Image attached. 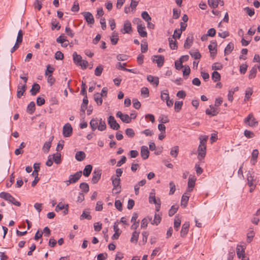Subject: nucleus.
Returning a JSON list of instances; mask_svg holds the SVG:
<instances>
[{"instance_id": "nucleus-1", "label": "nucleus", "mask_w": 260, "mask_h": 260, "mask_svg": "<svg viewBox=\"0 0 260 260\" xmlns=\"http://www.w3.org/2000/svg\"><path fill=\"white\" fill-rule=\"evenodd\" d=\"M200 145L198 148V158L199 160L203 159L206 154V143L208 139V136L206 135H201L199 137Z\"/></svg>"}, {"instance_id": "nucleus-2", "label": "nucleus", "mask_w": 260, "mask_h": 260, "mask_svg": "<svg viewBox=\"0 0 260 260\" xmlns=\"http://www.w3.org/2000/svg\"><path fill=\"white\" fill-rule=\"evenodd\" d=\"M135 21L137 23V31L139 35L142 38L147 37V32L145 31V26L139 18H136Z\"/></svg>"}, {"instance_id": "nucleus-3", "label": "nucleus", "mask_w": 260, "mask_h": 260, "mask_svg": "<svg viewBox=\"0 0 260 260\" xmlns=\"http://www.w3.org/2000/svg\"><path fill=\"white\" fill-rule=\"evenodd\" d=\"M0 198L4 199L7 201H9V202L19 207L21 205V203L17 201L16 199L9 193L2 192L0 193Z\"/></svg>"}, {"instance_id": "nucleus-4", "label": "nucleus", "mask_w": 260, "mask_h": 260, "mask_svg": "<svg viewBox=\"0 0 260 260\" xmlns=\"http://www.w3.org/2000/svg\"><path fill=\"white\" fill-rule=\"evenodd\" d=\"M82 172L81 171L77 172L75 174L70 175L69 177V180L65 181L67 186L71 184L76 183L82 176Z\"/></svg>"}, {"instance_id": "nucleus-5", "label": "nucleus", "mask_w": 260, "mask_h": 260, "mask_svg": "<svg viewBox=\"0 0 260 260\" xmlns=\"http://www.w3.org/2000/svg\"><path fill=\"white\" fill-rule=\"evenodd\" d=\"M112 182V185L113 188L112 189L113 193L118 194L121 191V186L120 184V178H114V176L111 177Z\"/></svg>"}, {"instance_id": "nucleus-6", "label": "nucleus", "mask_w": 260, "mask_h": 260, "mask_svg": "<svg viewBox=\"0 0 260 260\" xmlns=\"http://www.w3.org/2000/svg\"><path fill=\"white\" fill-rule=\"evenodd\" d=\"M187 24L184 22H181L180 23V29H176L174 30V35H173V39H179L181 37L182 31H184L187 27Z\"/></svg>"}, {"instance_id": "nucleus-7", "label": "nucleus", "mask_w": 260, "mask_h": 260, "mask_svg": "<svg viewBox=\"0 0 260 260\" xmlns=\"http://www.w3.org/2000/svg\"><path fill=\"white\" fill-rule=\"evenodd\" d=\"M244 122L247 123L250 126L255 127L257 125L258 122L256 119L253 117L252 113H250L248 117L244 120Z\"/></svg>"}, {"instance_id": "nucleus-8", "label": "nucleus", "mask_w": 260, "mask_h": 260, "mask_svg": "<svg viewBox=\"0 0 260 260\" xmlns=\"http://www.w3.org/2000/svg\"><path fill=\"white\" fill-rule=\"evenodd\" d=\"M73 132V128L71 125L67 123L63 127L62 134L64 137H69L71 136Z\"/></svg>"}, {"instance_id": "nucleus-9", "label": "nucleus", "mask_w": 260, "mask_h": 260, "mask_svg": "<svg viewBox=\"0 0 260 260\" xmlns=\"http://www.w3.org/2000/svg\"><path fill=\"white\" fill-rule=\"evenodd\" d=\"M102 175V170L95 169L92 173V183L95 184L100 180Z\"/></svg>"}, {"instance_id": "nucleus-10", "label": "nucleus", "mask_w": 260, "mask_h": 260, "mask_svg": "<svg viewBox=\"0 0 260 260\" xmlns=\"http://www.w3.org/2000/svg\"><path fill=\"white\" fill-rule=\"evenodd\" d=\"M108 124L110 127L114 130H118L120 128L119 124L116 122L113 116H110L108 120Z\"/></svg>"}, {"instance_id": "nucleus-11", "label": "nucleus", "mask_w": 260, "mask_h": 260, "mask_svg": "<svg viewBox=\"0 0 260 260\" xmlns=\"http://www.w3.org/2000/svg\"><path fill=\"white\" fill-rule=\"evenodd\" d=\"M116 116L120 118L123 122L126 123H130L132 119V117H130L128 115L123 114L121 111L117 112Z\"/></svg>"}, {"instance_id": "nucleus-12", "label": "nucleus", "mask_w": 260, "mask_h": 260, "mask_svg": "<svg viewBox=\"0 0 260 260\" xmlns=\"http://www.w3.org/2000/svg\"><path fill=\"white\" fill-rule=\"evenodd\" d=\"M82 14L84 16L85 19L88 24H94V19L92 14L90 12H84L82 13Z\"/></svg>"}, {"instance_id": "nucleus-13", "label": "nucleus", "mask_w": 260, "mask_h": 260, "mask_svg": "<svg viewBox=\"0 0 260 260\" xmlns=\"http://www.w3.org/2000/svg\"><path fill=\"white\" fill-rule=\"evenodd\" d=\"M121 31L123 34H131L132 32V25L129 21L126 20L124 22L123 28Z\"/></svg>"}, {"instance_id": "nucleus-14", "label": "nucleus", "mask_w": 260, "mask_h": 260, "mask_svg": "<svg viewBox=\"0 0 260 260\" xmlns=\"http://www.w3.org/2000/svg\"><path fill=\"white\" fill-rule=\"evenodd\" d=\"M153 61H155L157 63V67L158 68L161 67L164 63L165 58L162 55H153Z\"/></svg>"}, {"instance_id": "nucleus-15", "label": "nucleus", "mask_w": 260, "mask_h": 260, "mask_svg": "<svg viewBox=\"0 0 260 260\" xmlns=\"http://www.w3.org/2000/svg\"><path fill=\"white\" fill-rule=\"evenodd\" d=\"M113 230L115 232L114 235L112 237L113 240H117L118 239L119 236L121 233V231L118 228V224L117 222H115L113 225Z\"/></svg>"}, {"instance_id": "nucleus-16", "label": "nucleus", "mask_w": 260, "mask_h": 260, "mask_svg": "<svg viewBox=\"0 0 260 260\" xmlns=\"http://www.w3.org/2000/svg\"><path fill=\"white\" fill-rule=\"evenodd\" d=\"M20 84L19 83L17 86V96L18 98H20L23 95L27 88L25 84L23 85H20Z\"/></svg>"}, {"instance_id": "nucleus-17", "label": "nucleus", "mask_w": 260, "mask_h": 260, "mask_svg": "<svg viewBox=\"0 0 260 260\" xmlns=\"http://www.w3.org/2000/svg\"><path fill=\"white\" fill-rule=\"evenodd\" d=\"M209 107L210 109H207L206 110V114L214 116L218 114L219 110L218 109L214 108L212 105H210Z\"/></svg>"}, {"instance_id": "nucleus-18", "label": "nucleus", "mask_w": 260, "mask_h": 260, "mask_svg": "<svg viewBox=\"0 0 260 260\" xmlns=\"http://www.w3.org/2000/svg\"><path fill=\"white\" fill-rule=\"evenodd\" d=\"M189 228V223L188 222H185L182 226L181 231L180 232L181 237L184 238L188 232Z\"/></svg>"}, {"instance_id": "nucleus-19", "label": "nucleus", "mask_w": 260, "mask_h": 260, "mask_svg": "<svg viewBox=\"0 0 260 260\" xmlns=\"http://www.w3.org/2000/svg\"><path fill=\"white\" fill-rule=\"evenodd\" d=\"M236 253L239 258H243L245 256V247L242 245H238L236 248Z\"/></svg>"}, {"instance_id": "nucleus-20", "label": "nucleus", "mask_w": 260, "mask_h": 260, "mask_svg": "<svg viewBox=\"0 0 260 260\" xmlns=\"http://www.w3.org/2000/svg\"><path fill=\"white\" fill-rule=\"evenodd\" d=\"M141 155L143 159H146L149 155V151L148 147L146 146H142L141 148Z\"/></svg>"}, {"instance_id": "nucleus-21", "label": "nucleus", "mask_w": 260, "mask_h": 260, "mask_svg": "<svg viewBox=\"0 0 260 260\" xmlns=\"http://www.w3.org/2000/svg\"><path fill=\"white\" fill-rule=\"evenodd\" d=\"M254 172L252 171H249L247 174V183L249 186H252L254 184Z\"/></svg>"}, {"instance_id": "nucleus-22", "label": "nucleus", "mask_w": 260, "mask_h": 260, "mask_svg": "<svg viewBox=\"0 0 260 260\" xmlns=\"http://www.w3.org/2000/svg\"><path fill=\"white\" fill-rule=\"evenodd\" d=\"M258 155V151L257 149H254L251 154V158L250 162L252 165H254L257 162V158Z\"/></svg>"}, {"instance_id": "nucleus-23", "label": "nucleus", "mask_w": 260, "mask_h": 260, "mask_svg": "<svg viewBox=\"0 0 260 260\" xmlns=\"http://www.w3.org/2000/svg\"><path fill=\"white\" fill-rule=\"evenodd\" d=\"M147 79L151 84H154L155 86H157L159 84V79L158 77L148 75L147 76Z\"/></svg>"}, {"instance_id": "nucleus-24", "label": "nucleus", "mask_w": 260, "mask_h": 260, "mask_svg": "<svg viewBox=\"0 0 260 260\" xmlns=\"http://www.w3.org/2000/svg\"><path fill=\"white\" fill-rule=\"evenodd\" d=\"M234 48V44L232 42L229 43L225 48L224 51V55H228L230 54L233 50Z\"/></svg>"}, {"instance_id": "nucleus-25", "label": "nucleus", "mask_w": 260, "mask_h": 260, "mask_svg": "<svg viewBox=\"0 0 260 260\" xmlns=\"http://www.w3.org/2000/svg\"><path fill=\"white\" fill-rule=\"evenodd\" d=\"M189 196L187 195V192H185L181 198V206L185 208L187 205Z\"/></svg>"}, {"instance_id": "nucleus-26", "label": "nucleus", "mask_w": 260, "mask_h": 260, "mask_svg": "<svg viewBox=\"0 0 260 260\" xmlns=\"http://www.w3.org/2000/svg\"><path fill=\"white\" fill-rule=\"evenodd\" d=\"M40 89V86L38 83H34L32 86V87L30 90L31 94L32 95H35L39 92Z\"/></svg>"}, {"instance_id": "nucleus-27", "label": "nucleus", "mask_w": 260, "mask_h": 260, "mask_svg": "<svg viewBox=\"0 0 260 260\" xmlns=\"http://www.w3.org/2000/svg\"><path fill=\"white\" fill-rule=\"evenodd\" d=\"M86 157L85 153L82 151H78L75 155V158L79 161L83 160Z\"/></svg>"}, {"instance_id": "nucleus-28", "label": "nucleus", "mask_w": 260, "mask_h": 260, "mask_svg": "<svg viewBox=\"0 0 260 260\" xmlns=\"http://www.w3.org/2000/svg\"><path fill=\"white\" fill-rule=\"evenodd\" d=\"M88 103V100L87 96H85L83 98V102L81 106V111L84 114L85 113V110L87 108Z\"/></svg>"}, {"instance_id": "nucleus-29", "label": "nucleus", "mask_w": 260, "mask_h": 260, "mask_svg": "<svg viewBox=\"0 0 260 260\" xmlns=\"http://www.w3.org/2000/svg\"><path fill=\"white\" fill-rule=\"evenodd\" d=\"M102 97L101 94H100V93L98 92L94 94V100L98 106L102 105L103 103Z\"/></svg>"}, {"instance_id": "nucleus-30", "label": "nucleus", "mask_w": 260, "mask_h": 260, "mask_svg": "<svg viewBox=\"0 0 260 260\" xmlns=\"http://www.w3.org/2000/svg\"><path fill=\"white\" fill-rule=\"evenodd\" d=\"M118 40L119 39L117 32L114 31L110 38L112 44L113 45H116L117 43Z\"/></svg>"}, {"instance_id": "nucleus-31", "label": "nucleus", "mask_w": 260, "mask_h": 260, "mask_svg": "<svg viewBox=\"0 0 260 260\" xmlns=\"http://www.w3.org/2000/svg\"><path fill=\"white\" fill-rule=\"evenodd\" d=\"M158 200H156L155 196V193L154 190L150 193L149 197V202L151 204L153 203L154 204H158Z\"/></svg>"}, {"instance_id": "nucleus-32", "label": "nucleus", "mask_w": 260, "mask_h": 260, "mask_svg": "<svg viewBox=\"0 0 260 260\" xmlns=\"http://www.w3.org/2000/svg\"><path fill=\"white\" fill-rule=\"evenodd\" d=\"M92 167L90 165H86L83 170V175L85 177H88L92 171Z\"/></svg>"}, {"instance_id": "nucleus-33", "label": "nucleus", "mask_w": 260, "mask_h": 260, "mask_svg": "<svg viewBox=\"0 0 260 260\" xmlns=\"http://www.w3.org/2000/svg\"><path fill=\"white\" fill-rule=\"evenodd\" d=\"M98 119L97 118H93L90 122V125L93 131H94L97 128H98Z\"/></svg>"}, {"instance_id": "nucleus-34", "label": "nucleus", "mask_w": 260, "mask_h": 260, "mask_svg": "<svg viewBox=\"0 0 260 260\" xmlns=\"http://www.w3.org/2000/svg\"><path fill=\"white\" fill-rule=\"evenodd\" d=\"M35 111V103L34 102H31L27 107V112L30 114H32Z\"/></svg>"}, {"instance_id": "nucleus-35", "label": "nucleus", "mask_w": 260, "mask_h": 260, "mask_svg": "<svg viewBox=\"0 0 260 260\" xmlns=\"http://www.w3.org/2000/svg\"><path fill=\"white\" fill-rule=\"evenodd\" d=\"M73 57L74 62L77 65H79V64L82 61L81 56L80 55L77 54L76 52L73 53Z\"/></svg>"}, {"instance_id": "nucleus-36", "label": "nucleus", "mask_w": 260, "mask_h": 260, "mask_svg": "<svg viewBox=\"0 0 260 260\" xmlns=\"http://www.w3.org/2000/svg\"><path fill=\"white\" fill-rule=\"evenodd\" d=\"M61 27V26L59 23V22L57 21L56 19H54L51 22V29L54 30L56 29L57 30H59Z\"/></svg>"}, {"instance_id": "nucleus-37", "label": "nucleus", "mask_w": 260, "mask_h": 260, "mask_svg": "<svg viewBox=\"0 0 260 260\" xmlns=\"http://www.w3.org/2000/svg\"><path fill=\"white\" fill-rule=\"evenodd\" d=\"M178 152H179V147L178 146H176L171 148V151H170V155L176 158L178 154Z\"/></svg>"}, {"instance_id": "nucleus-38", "label": "nucleus", "mask_w": 260, "mask_h": 260, "mask_svg": "<svg viewBox=\"0 0 260 260\" xmlns=\"http://www.w3.org/2000/svg\"><path fill=\"white\" fill-rule=\"evenodd\" d=\"M139 236V233L137 232L136 231H135L133 234L132 236L131 239V242L132 243H137L138 240Z\"/></svg>"}, {"instance_id": "nucleus-39", "label": "nucleus", "mask_w": 260, "mask_h": 260, "mask_svg": "<svg viewBox=\"0 0 260 260\" xmlns=\"http://www.w3.org/2000/svg\"><path fill=\"white\" fill-rule=\"evenodd\" d=\"M80 189L82 190L83 192L85 193H87L89 191V185L87 183L83 182L80 184L79 186Z\"/></svg>"}, {"instance_id": "nucleus-40", "label": "nucleus", "mask_w": 260, "mask_h": 260, "mask_svg": "<svg viewBox=\"0 0 260 260\" xmlns=\"http://www.w3.org/2000/svg\"><path fill=\"white\" fill-rule=\"evenodd\" d=\"M183 103L182 101H176L174 105V109L176 112H179L182 108Z\"/></svg>"}, {"instance_id": "nucleus-41", "label": "nucleus", "mask_w": 260, "mask_h": 260, "mask_svg": "<svg viewBox=\"0 0 260 260\" xmlns=\"http://www.w3.org/2000/svg\"><path fill=\"white\" fill-rule=\"evenodd\" d=\"M220 75L218 72L215 71L212 73V79L214 82L219 81L220 80Z\"/></svg>"}, {"instance_id": "nucleus-42", "label": "nucleus", "mask_w": 260, "mask_h": 260, "mask_svg": "<svg viewBox=\"0 0 260 260\" xmlns=\"http://www.w3.org/2000/svg\"><path fill=\"white\" fill-rule=\"evenodd\" d=\"M52 159L55 164H59L61 162V154L56 153L53 154Z\"/></svg>"}, {"instance_id": "nucleus-43", "label": "nucleus", "mask_w": 260, "mask_h": 260, "mask_svg": "<svg viewBox=\"0 0 260 260\" xmlns=\"http://www.w3.org/2000/svg\"><path fill=\"white\" fill-rule=\"evenodd\" d=\"M169 46L173 50H175L177 49V42L176 41H174L173 40V38H169Z\"/></svg>"}, {"instance_id": "nucleus-44", "label": "nucleus", "mask_w": 260, "mask_h": 260, "mask_svg": "<svg viewBox=\"0 0 260 260\" xmlns=\"http://www.w3.org/2000/svg\"><path fill=\"white\" fill-rule=\"evenodd\" d=\"M252 93H253V91H252V88H249V87L246 90L244 101H248L250 99L251 95L252 94Z\"/></svg>"}, {"instance_id": "nucleus-45", "label": "nucleus", "mask_w": 260, "mask_h": 260, "mask_svg": "<svg viewBox=\"0 0 260 260\" xmlns=\"http://www.w3.org/2000/svg\"><path fill=\"white\" fill-rule=\"evenodd\" d=\"M106 128V124L105 121L102 120V119L101 118L99 122V124L98 125V129L100 131H103Z\"/></svg>"}, {"instance_id": "nucleus-46", "label": "nucleus", "mask_w": 260, "mask_h": 260, "mask_svg": "<svg viewBox=\"0 0 260 260\" xmlns=\"http://www.w3.org/2000/svg\"><path fill=\"white\" fill-rule=\"evenodd\" d=\"M161 217L159 214H155L153 220L152 221V224L158 225L161 221Z\"/></svg>"}, {"instance_id": "nucleus-47", "label": "nucleus", "mask_w": 260, "mask_h": 260, "mask_svg": "<svg viewBox=\"0 0 260 260\" xmlns=\"http://www.w3.org/2000/svg\"><path fill=\"white\" fill-rule=\"evenodd\" d=\"M178 209V206L173 205L171 207V209L169 211V215L170 216H172L175 214V213L177 212Z\"/></svg>"}, {"instance_id": "nucleus-48", "label": "nucleus", "mask_w": 260, "mask_h": 260, "mask_svg": "<svg viewBox=\"0 0 260 260\" xmlns=\"http://www.w3.org/2000/svg\"><path fill=\"white\" fill-rule=\"evenodd\" d=\"M141 16L146 22L150 21L151 20V17L146 11L143 12L141 14Z\"/></svg>"}, {"instance_id": "nucleus-49", "label": "nucleus", "mask_w": 260, "mask_h": 260, "mask_svg": "<svg viewBox=\"0 0 260 260\" xmlns=\"http://www.w3.org/2000/svg\"><path fill=\"white\" fill-rule=\"evenodd\" d=\"M103 71V68L102 65L98 66L95 69L94 74L96 76H100Z\"/></svg>"}, {"instance_id": "nucleus-50", "label": "nucleus", "mask_w": 260, "mask_h": 260, "mask_svg": "<svg viewBox=\"0 0 260 260\" xmlns=\"http://www.w3.org/2000/svg\"><path fill=\"white\" fill-rule=\"evenodd\" d=\"M218 3V0H208V5L212 8L217 7Z\"/></svg>"}, {"instance_id": "nucleus-51", "label": "nucleus", "mask_w": 260, "mask_h": 260, "mask_svg": "<svg viewBox=\"0 0 260 260\" xmlns=\"http://www.w3.org/2000/svg\"><path fill=\"white\" fill-rule=\"evenodd\" d=\"M192 44V40L189 37H187L185 41L184 47L185 48L189 49Z\"/></svg>"}, {"instance_id": "nucleus-52", "label": "nucleus", "mask_w": 260, "mask_h": 260, "mask_svg": "<svg viewBox=\"0 0 260 260\" xmlns=\"http://www.w3.org/2000/svg\"><path fill=\"white\" fill-rule=\"evenodd\" d=\"M160 98L162 101H167V100H169L170 99V96L168 90L162 91L161 92Z\"/></svg>"}, {"instance_id": "nucleus-53", "label": "nucleus", "mask_w": 260, "mask_h": 260, "mask_svg": "<svg viewBox=\"0 0 260 260\" xmlns=\"http://www.w3.org/2000/svg\"><path fill=\"white\" fill-rule=\"evenodd\" d=\"M257 73L256 68L254 67H253L249 72V78L253 79L256 76V74Z\"/></svg>"}, {"instance_id": "nucleus-54", "label": "nucleus", "mask_w": 260, "mask_h": 260, "mask_svg": "<svg viewBox=\"0 0 260 260\" xmlns=\"http://www.w3.org/2000/svg\"><path fill=\"white\" fill-rule=\"evenodd\" d=\"M23 32L21 29H20L18 32V35L16 39L17 43L21 44L22 42Z\"/></svg>"}, {"instance_id": "nucleus-55", "label": "nucleus", "mask_w": 260, "mask_h": 260, "mask_svg": "<svg viewBox=\"0 0 260 260\" xmlns=\"http://www.w3.org/2000/svg\"><path fill=\"white\" fill-rule=\"evenodd\" d=\"M141 94L144 98H147L149 95V89L147 87H143L141 90Z\"/></svg>"}, {"instance_id": "nucleus-56", "label": "nucleus", "mask_w": 260, "mask_h": 260, "mask_svg": "<svg viewBox=\"0 0 260 260\" xmlns=\"http://www.w3.org/2000/svg\"><path fill=\"white\" fill-rule=\"evenodd\" d=\"M66 37L64 36V34L61 35L56 39V42L61 44H63L64 42H66Z\"/></svg>"}, {"instance_id": "nucleus-57", "label": "nucleus", "mask_w": 260, "mask_h": 260, "mask_svg": "<svg viewBox=\"0 0 260 260\" xmlns=\"http://www.w3.org/2000/svg\"><path fill=\"white\" fill-rule=\"evenodd\" d=\"M126 135L131 138H133L135 136V132L134 130L131 128H128L125 130Z\"/></svg>"}, {"instance_id": "nucleus-58", "label": "nucleus", "mask_w": 260, "mask_h": 260, "mask_svg": "<svg viewBox=\"0 0 260 260\" xmlns=\"http://www.w3.org/2000/svg\"><path fill=\"white\" fill-rule=\"evenodd\" d=\"M51 141L46 142L43 146L44 152H48L51 147Z\"/></svg>"}, {"instance_id": "nucleus-59", "label": "nucleus", "mask_w": 260, "mask_h": 260, "mask_svg": "<svg viewBox=\"0 0 260 260\" xmlns=\"http://www.w3.org/2000/svg\"><path fill=\"white\" fill-rule=\"evenodd\" d=\"M222 68V65L219 62H215L213 64L212 69L214 70H220Z\"/></svg>"}, {"instance_id": "nucleus-60", "label": "nucleus", "mask_w": 260, "mask_h": 260, "mask_svg": "<svg viewBox=\"0 0 260 260\" xmlns=\"http://www.w3.org/2000/svg\"><path fill=\"white\" fill-rule=\"evenodd\" d=\"M84 218L90 220L92 218V217L88 212H83L80 216V219H83Z\"/></svg>"}, {"instance_id": "nucleus-61", "label": "nucleus", "mask_w": 260, "mask_h": 260, "mask_svg": "<svg viewBox=\"0 0 260 260\" xmlns=\"http://www.w3.org/2000/svg\"><path fill=\"white\" fill-rule=\"evenodd\" d=\"M217 43L216 42H212V44H210L208 46V49L211 52V51H214L217 50L216 49Z\"/></svg>"}, {"instance_id": "nucleus-62", "label": "nucleus", "mask_w": 260, "mask_h": 260, "mask_svg": "<svg viewBox=\"0 0 260 260\" xmlns=\"http://www.w3.org/2000/svg\"><path fill=\"white\" fill-rule=\"evenodd\" d=\"M116 208L120 211L122 210V204L120 200H116L115 202Z\"/></svg>"}, {"instance_id": "nucleus-63", "label": "nucleus", "mask_w": 260, "mask_h": 260, "mask_svg": "<svg viewBox=\"0 0 260 260\" xmlns=\"http://www.w3.org/2000/svg\"><path fill=\"white\" fill-rule=\"evenodd\" d=\"M54 69L53 67H51L50 64H48L47 67V69L45 72V75L48 76L49 75H52Z\"/></svg>"}, {"instance_id": "nucleus-64", "label": "nucleus", "mask_w": 260, "mask_h": 260, "mask_svg": "<svg viewBox=\"0 0 260 260\" xmlns=\"http://www.w3.org/2000/svg\"><path fill=\"white\" fill-rule=\"evenodd\" d=\"M175 67L176 70H180L183 68V64L181 61L179 59L175 62Z\"/></svg>"}]
</instances>
